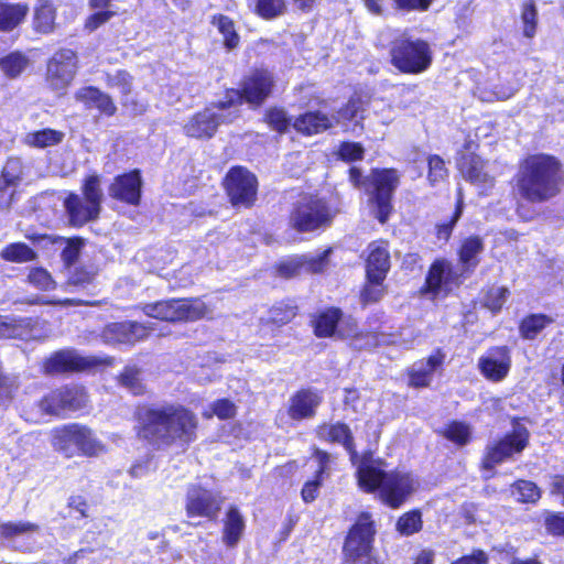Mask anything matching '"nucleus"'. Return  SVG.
Returning <instances> with one entry per match:
<instances>
[{"label": "nucleus", "instance_id": "obj_19", "mask_svg": "<svg viewBox=\"0 0 564 564\" xmlns=\"http://www.w3.org/2000/svg\"><path fill=\"white\" fill-rule=\"evenodd\" d=\"M143 178L140 169L118 174L108 186L109 196L128 206H139L142 200Z\"/></svg>", "mask_w": 564, "mask_h": 564}, {"label": "nucleus", "instance_id": "obj_12", "mask_svg": "<svg viewBox=\"0 0 564 564\" xmlns=\"http://www.w3.org/2000/svg\"><path fill=\"white\" fill-rule=\"evenodd\" d=\"M88 393L80 384H62L48 391L39 401L42 412L64 416L67 413L86 408Z\"/></svg>", "mask_w": 564, "mask_h": 564}, {"label": "nucleus", "instance_id": "obj_38", "mask_svg": "<svg viewBox=\"0 0 564 564\" xmlns=\"http://www.w3.org/2000/svg\"><path fill=\"white\" fill-rule=\"evenodd\" d=\"M299 314V306L292 299L275 302L268 311L265 324L282 327L291 323Z\"/></svg>", "mask_w": 564, "mask_h": 564}, {"label": "nucleus", "instance_id": "obj_41", "mask_svg": "<svg viewBox=\"0 0 564 564\" xmlns=\"http://www.w3.org/2000/svg\"><path fill=\"white\" fill-rule=\"evenodd\" d=\"M178 299H169L148 303L143 307L145 315L170 323H177Z\"/></svg>", "mask_w": 564, "mask_h": 564}, {"label": "nucleus", "instance_id": "obj_46", "mask_svg": "<svg viewBox=\"0 0 564 564\" xmlns=\"http://www.w3.org/2000/svg\"><path fill=\"white\" fill-rule=\"evenodd\" d=\"M510 291L507 286H490L482 291L481 306L494 315L501 312Z\"/></svg>", "mask_w": 564, "mask_h": 564}, {"label": "nucleus", "instance_id": "obj_59", "mask_svg": "<svg viewBox=\"0 0 564 564\" xmlns=\"http://www.w3.org/2000/svg\"><path fill=\"white\" fill-rule=\"evenodd\" d=\"M264 122L275 132L283 134L289 130L291 124L285 111L279 107H271L265 110Z\"/></svg>", "mask_w": 564, "mask_h": 564}, {"label": "nucleus", "instance_id": "obj_15", "mask_svg": "<svg viewBox=\"0 0 564 564\" xmlns=\"http://www.w3.org/2000/svg\"><path fill=\"white\" fill-rule=\"evenodd\" d=\"M77 69V53L72 48H58L46 62L45 83L52 90H64L73 83Z\"/></svg>", "mask_w": 564, "mask_h": 564}, {"label": "nucleus", "instance_id": "obj_35", "mask_svg": "<svg viewBox=\"0 0 564 564\" xmlns=\"http://www.w3.org/2000/svg\"><path fill=\"white\" fill-rule=\"evenodd\" d=\"M246 529L245 519L236 506H230L223 520V543L227 547H235L241 540Z\"/></svg>", "mask_w": 564, "mask_h": 564}, {"label": "nucleus", "instance_id": "obj_34", "mask_svg": "<svg viewBox=\"0 0 564 564\" xmlns=\"http://www.w3.org/2000/svg\"><path fill=\"white\" fill-rule=\"evenodd\" d=\"M26 2L0 1V32L9 33L22 25L29 15Z\"/></svg>", "mask_w": 564, "mask_h": 564}, {"label": "nucleus", "instance_id": "obj_1", "mask_svg": "<svg viewBox=\"0 0 564 564\" xmlns=\"http://www.w3.org/2000/svg\"><path fill=\"white\" fill-rule=\"evenodd\" d=\"M134 421L137 437L155 449L176 444L187 449L198 437V417L183 404H140Z\"/></svg>", "mask_w": 564, "mask_h": 564}, {"label": "nucleus", "instance_id": "obj_25", "mask_svg": "<svg viewBox=\"0 0 564 564\" xmlns=\"http://www.w3.org/2000/svg\"><path fill=\"white\" fill-rule=\"evenodd\" d=\"M63 205L69 224L77 228L98 219L101 212L100 208L75 192L67 193Z\"/></svg>", "mask_w": 564, "mask_h": 564}, {"label": "nucleus", "instance_id": "obj_20", "mask_svg": "<svg viewBox=\"0 0 564 564\" xmlns=\"http://www.w3.org/2000/svg\"><path fill=\"white\" fill-rule=\"evenodd\" d=\"M414 491L415 482L409 473L391 470L379 492V498L387 507L399 509L409 500Z\"/></svg>", "mask_w": 564, "mask_h": 564}, {"label": "nucleus", "instance_id": "obj_44", "mask_svg": "<svg viewBox=\"0 0 564 564\" xmlns=\"http://www.w3.org/2000/svg\"><path fill=\"white\" fill-rule=\"evenodd\" d=\"M438 434L458 447L466 446L471 441L470 426L464 421H449Z\"/></svg>", "mask_w": 564, "mask_h": 564}, {"label": "nucleus", "instance_id": "obj_40", "mask_svg": "<svg viewBox=\"0 0 564 564\" xmlns=\"http://www.w3.org/2000/svg\"><path fill=\"white\" fill-rule=\"evenodd\" d=\"M209 313L208 305L200 297H180L177 323L196 322Z\"/></svg>", "mask_w": 564, "mask_h": 564}, {"label": "nucleus", "instance_id": "obj_62", "mask_svg": "<svg viewBox=\"0 0 564 564\" xmlns=\"http://www.w3.org/2000/svg\"><path fill=\"white\" fill-rule=\"evenodd\" d=\"M66 508L68 510V516L76 520H83L89 517L90 505L82 495L69 496Z\"/></svg>", "mask_w": 564, "mask_h": 564}, {"label": "nucleus", "instance_id": "obj_23", "mask_svg": "<svg viewBox=\"0 0 564 564\" xmlns=\"http://www.w3.org/2000/svg\"><path fill=\"white\" fill-rule=\"evenodd\" d=\"M316 438L327 444H338L348 453L351 463L358 459V452L350 426L343 422H322L314 429Z\"/></svg>", "mask_w": 564, "mask_h": 564}, {"label": "nucleus", "instance_id": "obj_47", "mask_svg": "<svg viewBox=\"0 0 564 564\" xmlns=\"http://www.w3.org/2000/svg\"><path fill=\"white\" fill-rule=\"evenodd\" d=\"M29 65V58L20 51L0 57V69L9 78L19 77Z\"/></svg>", "mask_w": 564, "mask_h": 564}, {"label": "nucleus", "instance_id": "obj_28", "mask_svg": "<svg viewBox=\"0 0 564 564\" xmlns=\"http://www.w3.org/2000/svg\"><path fill=\"white\" fill-rule=\"evenodd\" d=\"M485 249L484 240L478 235L465 237L456 250L459 270L467 276H471L480 263V253Z\"/></svg>", "mask_w": 564, "mask_h": 564}, {"label": "nucleus", "instance_id": "obj_36", "mask_svg": "<svg viewBox=\"0 0 564 564\" xmlns=\"http://www.w3.org/2000/svg\"><path fill=\"white\" fill-rule=\"evenodd\" d=\"M141 368L135 365H126L116 376L117 386L129 391L133 397H143L147 393V386L141 378Z\"/></svg>", "mask_w": 564, "mask_h": 564}, {"label": "nucleus", "instance_id": "obj_8", "mask_svg": "<svg viewBox=\"0 0 564 564\" xmlns=\"http://www.w3.org/2000/svg\"><path fill=\"white\" fill-rule=\"evenodd\" d=\"M389 62L402 74L419 75L432 65L433 53L425 40L401 35L390 42Z\"/></svg>", "mask_w": 564, "mask_h": 564}, {"label": "nucleus", "instance_id": "obj_21", "mask_svg": "<svg viewBox=\"0 0 564 564\" xmlns=\"http://www.w3.org/2000/svg\"><path fill=\"white\" fill-rule=\"evenodd\" d=\"M511 349L507 345L491 346L478 358V370L491 382L505 380L511 369Z\"/></svg>", "mask_w": 564, "mask_h": 564}, {"label": "nucleus", "instance_id": "obj_55", "mask_svg": "<svg viewBox=\"0 0 564 564\" xmlns=\"http://www.w3.org/2000/svg\"><path fill=\"white\" fill-rule=\"evenodd\" d=\"M237 415V405L228 398L216 399L210 404V411H204V419L216 416L221 421L234 419Z\"/></svg>", "mask_w": 564, "mask_h": 564}, {"label": "nucleus", "instance_id": "obj_63", "mask_svg": "<svg viewBox=\"0 0 564 564\" xmlns=\"http://www.w3.org/2000/svg\"><path fill=\"white\" fill-rule=\"evenodd\" d=\"M543 523L547 534L555 538H564L563 511H547L544 516Z\"/></svg>", "mask_w": 564, "mask_h": 564}, {"label": "nucleus", "instance_id": "obj_32", "mask_svg": "<svg viewBox=\"0 0 564 564\" xmlns=\"http://www.w3.org/2000/svg\"><path fill=\"white\" fill-rule=\"evenodd\" d=\"M57 8L53 0H36L32 29L36 34H52L56 29Z\"/></svg>", "mask_w": 564, "mask_h": 564}, {"label": "nucleus", "instance_id": "obj_9", "mask_svg": "<svg viewBox=\"0 0 564 564\" xmlns=\"http://www.w3.org/2000/svg\"><path fill=\"white\" fill-rule=\"evenodd\" d=\"M115 364L116 358L112 356H83L74 348H63L45 357L40 364V370L45 376H55L110 368Z\"/></svg>", "mask_w": 564, "mask_h": 564}, {"label": "nucleus", "instance_id": "obj_16", "mask_svg": "<svg viewBox=\"0 0 564 564\" xmlns=\"http://www.w3.org/2000/svg\"><path fill=\"white\" fill-rule=\"evenodd\" d=\"M223 500L213 490L202 486L192 485L185 497V513L187 518H204L215 522L221 510Z\"/></svg>", "mask_w": 564, "mask_h": 564}, {"label": "nucleus", "instance_id": "obj_60", "mask_svg": "<svg viewBox=\"0 0 564 564\" xmlns=\"http://www.w3.org/2000/svg\"><path fill=\"white\" fill-rule=\"evenodd\" d=\"M84 247V239L82 237H72L66 239V246L61 251V259L66 269L76 265L80 256L82 248Z\"/></svg>", "mask_w": 564, "mask_h": 564}, {"label": "nucleus", "instance_id": "obj_18", "mask_svg": "<svg viewBox=\"0 0 564 564\" xmlns=\"http://www.w3.org/2000/svg\"><path fill=\"white\" fill-rule=\"evenodd\" d=\"M153 330L152 324L145 325L137 321H120L106 324L101 330V336L108 344L131 347L147 339Z\"/></svg>", "mask_w": 564, "mask_h": 564}, {"label": "nucleus", "instance_id": "obj_2", "mask_svg": "<svg viewBox=\"0 0 564 564\" xmlns=\"http://www.w3.org/2000/svg\"><path fill=\"white\" fill-rule=\"evenodd\" d=\"M511 187L514 197L528 204L554 200L564 189V165L551 153L528 154L520 159Z\"/></svg>", "mask_w": 564, "mask_h": 564}, {"label": "nucleus", "instance_id": "obj_5", "mask_svg": "<svg viewBox=\"0 0 564 564\" xmlns=\"http://www.w3.org/2000/svg\"><path fill=\"white\" fill-rule=\"evenodd\" d=\"M378 525L370 511L357 513L344 535L340 564H380L375 554Z\"/></svg>", "mask_w": 564, "mask_h": 564}, {"label": "nucleus", "instance_id": "obj_58", "mask_svg": "<svg viewBox=\"0 0 564 564\" xmlns=\"http://www.w3.org/2000/svg\"><path fill=\"white\" fill-rule=\"evenodd\" d=\"M448 177V170L445 161L438 154H431L427 158V181L434 186L441 182H445Z\"/></svg>", "mask_w": 564, "mask_h": 564}, {"label": "nucleus", "instance_id": "obj_48", "mask_svg": "<svg viewBox=\"0 0 564 564\" xmlns=\"http://www.w3.org/2000/svg\"><path fill=\"white\" fill-rule=\"evenodd\" d=\"M288 11L285 0H254L253 13L262 20H274Z\"/></svg>", "mask_w": 564, "mask_h": 564}, {"label": "nucleus", "instance_id": "obj_53", "mask_svg": "<svg viewBox=\"0 0 564 564\" xmlns=\"http://www.w3.org/2000/svg\"><path fill=\"white\" fill-rule=\"evenodd\" d=\"M100 176L96 173L88 174L82 181V194L89 203L101 209L102 189L100 186Z\"/></svg>", "mask_w": 564, "mask_h": 564}, {"label": "nucleus", "instance_id": "obj_31", "mask_svg": "<svg viewBox=\"0 0 564 564\" xmlns=\"http://www.w3.org/2000/svg\"><path fill=\"white\" fill-rule=\"evenodd\" d=\"M389 471L375 466L364 456L357 467L356 477L359 488L366 494L380 492Z\"/></svg>", "mask_w": 564, "mask_h": 564}, {"label": "nucleus", "instance_id": "obj_7", "mask_svg": "<svg viewBox=\"0 0 564 564\" xmlns=\"http://www.w3.org/2000/svg\"><path fill=\"white\" fill-rule=\"evenodd\" d=\"M336 209L324 198L306 194L297 199L289 213V226L299 234L324 231L332 226Z\"/></svg>", "mask_w": 564, "mask_h": 564}, {"label": "nucleus", "instance_id": "obj_51", "mask_svg": "<svg viewBox=\"0 0 564 564\" xmlns=\"http://www.w3.org/2000/svg\"><path fill=\"white\" fill-rule=\"evenodd\" d=\"M397 531L404 536L419 533L423 528L422 513L419 509H412L401 514L395 523Z\"/></svg>", "mask_w": 564, "mask_h": 564}, {"label": "nucleus", "instance_id": "obj_39", "mask_svg": "<svg viewBox=\"0 0 564 564\" xmlns=\"http://www.w3.org/2000/svg\"><path fill=\"white\" fill-rule=\"evenodd\" d=\"M210 24L223 35V44L226 50L232 51L239 46L240 35L232 18L216 13L210 17Z\"/></svg>", "mask_w": 564, "mask_h": 564}, {"label": "nucleus", "instance_id": "obj_52", "mask_svg": "<svg viewBox=\"0 0 564 564\" xmlns=\"http://www.w3.org/2000/svg\"><path fill=\"white\" fill-rule=\"evenodd\" d=\"M511 487L512 492L518 495L517 500L521 503H536L541 498V489L531 480L518 479Z\"/></svg>", "mask_w": 564, "mask_h": 564}, {"label": "nucleus", "instance_id": "obj_17", "mask_svg": "<svg viewBox=\"0 0 564 564\" xmlns=\"http://www.w3.org/2000/svg\"><path fill=\"white\" fill-rule=\"evenodd\" d=\"M478 144L466 141L456 156V167L462 177L470 184H494L495 178L487 171V161L476 150Z\"/></svg>", "mask_w": 564, "mask_h": 564}, {"label": "nucleus", "instance_id": "obj_14", "mask_svg": "<svg viewBox=\"0 0 564 564\" xmlns=\"http://www.w3.org/2000/svg\"><path fill=\"white\" fill-rule=\"evenodd\" d=\"M99 268L94 263H78L68 269L65 289L70 291H88L87 295L93 297L96 293ZM65 306H99L101 301L93 299H64L59 301Z\"/></svg>", "mask_w": 564, "mask_h": 564}, {"label": "nucleus", "instance_id": "obj_42", "mask_svg": "<svg viewBox=\"0 0 564 564\" xmlns=\"http://www.w3.org/2000/svg\"><path fill=\"white\" fill-rule=\"evenodd\" d=\"M0 258L12 263L33 262L37 259V252L25 242H11L2 248Z\"/></svg>", "mask_w": 564, "mask_h": 564}, {"label": "nucleus", "instance_id": "obj_13", "mask_svg": "<svg viewBox=\"0 0 564 564\" xmlns=\"http://www.w3.org/2000/svg\"><path fill=\"white\" fill-rule=\"evenodd\" d=\"M530 433L524 426L512 430L486 446L481 457L482 469L490 470L497 465L520 454L528 446Z\"/></svg>", "mask_w": 564, "mask_h": 564}, {"label": "nucleus", "instance_id": "obj_37", "mask_svg": "<svg viewBox=\"0 0 564 564\" xmlns=\"http://www.w3.org/2000/svg\"><path fill=\"white\" fill-rule=\"evenodd\" d=\"M554 319L544 313H531L519 322V335L522 339L534 340Z\"/></svg>", "mask_w": 564, "mask_h": 564}, {"label": "nucleus", "instance_id": "obj_29", "mask_svg": "<svg viewBox=\"0 0 564 564\" xmlns=\"http://www.w3.org/2000/svg\"><path fill=\"white\" fill-rule=\"evenodd\" d=\"M337 121V119L321 110H310L294 119L293 128L304 137H312L330 130Z\"/></svg>", "mask_w": 564, "mask_h": 564}, {"label": "nucleus", "instance_id": "obj_54", "mask_svg": "<svg viewBox=\"0 0 564 564\" xmlns=\"http://www.w3.org/2000/svg\"><path fill=\"white\" fill-rule=\"evenodd\" d=\"M366 154V149L360 142L356 141H341L339 142L335 155L337 160L345 163H352L362 161Z\"/></svg>", "mask_w": 564, "mask_h": 564}, {"label": "nucleus", "instance_id": "obj_33", "mask_svg": "<svg viewBox=\"0 0 564 564\" xmlns=\"http://www.w3.org/2000/svg\"><path fill=\"white\" fill-rule=\"evenodd\" d=\"M444 358V352L437 348L426 358L424 368L408 370L409 387L414 389L427 388L431 384L434 371L443 365Z\"/></svg>", "mask_w": 564, "mask_h": 564}, {"label": "nucleus", "instance_id": "obj_30", "mask_svg": "<svg viewBox=\"0 0 564 564\" xmlns=\"http://www.w3.org/2000/svg\"><path fill=\"white\" fill-rule=\"evenodd\" d=\"M219 126L218 116L209 109L195 112L184 126L187 137L194 139H210Z\"/></svg>", "mask_w": 564, "mask_h": 564}, {"label": "nucleus", "instance_id": "obj_50", "mask_svg": "<svg viewBox=\"0 0 564 564\" xmlns=\"http://www.w3.org/2000/svg\"><path fill=\"white\" fill-rule=\"evenodd\" d=\"M384 281L386 280H380L379 282H375L369 278V275H366L365 283L359 292V300L362 307L381 301L387 293Z\"/></svg>", "mask_w": 564, "mask_h": 564}, {"label": "nucleus", "instance_id": "obj_6", "mask_svg": "<svg viewBox=\"0 0 564 564\" xmlns=\"http://www.w3.org/2000/svg\"><path fill=\"white\" fill-rule=\"evenodd\" d=\"M51 444L54 451L66 458H73L76 454L96 457L106 452V446L98 440L93 429L77 422L53 429Z\"/></svg>", "mask_w": 564, "mask_h": 564}, {"label": "nucleus", "instance_id": "obj_49", "mask_svg": "<svg viewBox=\"0 0 564 564\" xmlns=\"http://www.w3.org/2000/svg\"><path fill=\"white\" fill-rule=\"evenodd\" d=\"M63 132L58 130H54L51 128H44L41 130H36L33 132L28 133L26 135V142L29 145L33 148H47L52 145H56L62 142L63 140Z\"/></svg>", "mask_w": 564, "mask_h": 564}, {"label": "nucleus", "instance_id": "obj_45", "mask_svg": "<svg viewBox=\"0 0 564 564\" xmlns=\"http://www.w3.org/2000/svg\"><path fill=\"white\" fill-rule=\"evenodd\" d=\"M25 175V164L19 156H8L0 170V178L4 184L19 186Z\"/></svg>", "mask_w": 564, "mask_h": 564}, {"label": "nucleus", "instance_id": "obj_4", "mask_svg": "<svg viewBox=\"0 0 564 564\" xmlns=\"http://www.w3.org/2000/svg\"><path fill=\"white\" fill-rule=\"evenodd\" d=\"M275 84V76L269 68L253 67L242 76L239 88H226L213 107L227 110L247 104L253 109L260 108L272 96Z\"/></svg>", "mask_w": 564, "mask_h": 564}, {"label": "nucleus", "instance_id": "obj_61", "mask_svg": "<svg viewBox=\"0 0 564 564\" xmlns=\"http://www.w3.org/2000/svg\"><path fill=\"white\" fill-rule=\"evenodd\" d=\"M26 280L41 291H48L55 288V281L51 273L42 267L31 268Z\"/></svg>", "mask_w": 564, "mask_h": 564}, {"label": "nucleus", "instance_id": "obj_43", "mask_svg": "<svg viewBox=\"0 0 564 564\" xmlns=\"http://www.w3.org/2000/svg\"><path fill=\"white\" fill-rule=\"evenodd\" d=\"M464 210V198L463 194L459 191L458 197L455 202L454 210L449 217V219L445 221H441L435 224L434 226V236L438 241L447 242L449 241L454 228L456 227L458 220L460 219Z\"/></svg>", "mask_w": 564, "mask_h": 564}, {"label": "nucleus", "instance_id": "obj_57", "mask_svg": "<svg viewBox=\"0 0 564 564\" xmlns=\"http://www.w3.org/2000/svg\"><path fill=\"white\" fill-rule=\"evenodd\" d=\"M521 21L523 23V35L532 39L538 28V10L534 0H525L522 3Z\"/></svg>", "mask_w": 564, "mask_h": 564}, {"label": "nucleus", "instance_id": "obj_3", "mask_svg": "<svg viewBox=\"0 0 564 564\" xmlns=\"http://www.w3.org/2000/svg\"><path fill=\"white\" fill-rule=\"evenodd\" d=\"M348 182L358 191L368 194V202L373 207L375 218L384 225L394 212V194L401 183V173L395 167H372L364 176L360 167L351 165L347 171Z\"/></svg>", "mask_w": 564, "mask_h": 564}, {"label": "nucleus", "instance_id": "obj_22", "mask_svg": "<svg viewBox=\"0 0 564 564\" xmlns=\"http://www.w3.org/2000/svg\"><path fill=\"white\" fill-rule=\"evenodd\" d=\"M323 403V394L317 389L305 387L294 391L286 405V415L293 422L312 420Z\"/></svg>", "mask_w": 564, "mask_h": 564}, {"label": "nucleus", "instance_id": "obj_24", "mask_svg": "<svg viewBox=\"0 0 564 564\" xmlns=\"http://www.w3.org/2000/svg\"><path fill=\"white\" fill-rule=\"evenodd\" d=\"M389 246L387 239L380 238L371 241L367 247L365 272L375 282L386 280L391 269Z\"/></svg>", "mask_w": 564, "mask_h": 564}, {"label": "nucleus", "instance_id": "obj_10", "mask_svg": "<svg viewBox=\"0 0 564 564\" xmlns=\"http://www.w3.org/2000/svg\"><path fill=\"white\" fill-rule=\"evenodd\" d=\"M220 185L228 203L236 209H250L258 200L259 180L247 166H230Z\"/></svg>", "mask_w": 564, "mask_h": 564}, {"label": "nucleus", "instance_id": "obj_26", "mask_svg": "<svg viewBox=\"0 0 564 564\" xmlns=\"http://www.w3.org/2000/svg\"><path fill=\"white\" fill-rule=\"evenodd\" d=\"M74 98L85 109H96L99 115L108 118L113 117L118 110L112 97L97 86L88 85L78 88L74 94Z\"/></svg>", "mask_w": 564, "mask_h": 564}, {"label": "nucleus", "instance_id": "obj_27", "mask_svg": "<svg viewBox=\"0 0 564 564\" xmlns=\"http://www.w3.org/2000/svg\"><path fill=\"white\" fill-rule=\"evenodd\" d=\"M343 318L344 312L340 307L326 306L312 315L310 325L317 338H341L343 334L338 333V326Z\"/></svg>", "mask_w": 564, "mask_h": 564}, {"label": "nucleus", "instance_id": "obj_56", "mask_svg": "<svg viewBox=\"0 0 564 564\" xmlns=\"http://www.w3.org/2000/svg\"><path fill=\"white\" fill-rule=\"evenodd\" d=\"M40 530V525L29 521L12 522L8 521L0 524V538L10 540L19 535L34 533Z\"/></svg>", "mask_w": 564, "mask_h": 564}, {"label": "nucleus", "instance_id": "obj_11", "mask_svg": "<svg viewBox=\"0 0 564 564\" xmlns=\"http://www.w3.org/2000/svg\"><path fill=\"white\" fill-rule=\"evenodd\" d=\"M466 279L449 259L438 257L429 265L420 293L432 299H445L458 290Z\"/></svg>", "mask_w": 564, "mask_h": 564}, {"label": "nucleus", "instance_id": "obj_64", "mask_svg": "<svg viewBox=\"0 0 564 564\" xmlns=\"http://www.w3.org/2000/svg\"><path fill=\"white\" fill-rule=\"evenodd\" d=\"M133 77L126 69H118L113 75H108L106 83L109 87L119 88L122 96H128L132 91Z\"/></svg>", "mask_w": 564, "mask_h": 564}]
</instances>
